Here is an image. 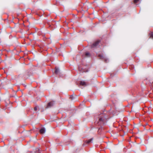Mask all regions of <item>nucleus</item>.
<instances>
[{"label": "nucleus", "instance_id": "obj_10", "mask_svg": "<svg viewBox=\"0 0 153 153\" xmlns=\"http://www.w3.org/2000/svg\"><path fill=\"white\" fill-rule=\"evenodd\" d=\"M150 37L153 39V32H152L151 33Z\"/></svg>", "mask_w": 153, "mask_h": 153}, {"label": "nucleus", "instance_id": "obj_6", "mask_svg": "<svg viewBox=\"0 0 153 153\" xmlns=\"http://www.w3.org/2000/svg\"><path fill=\"white\" fill-rule=\"evenodd\" d=\"M46 131V129L45 128H43L39 130V132L41 134H44Z\"/></svg>", "mask_w": 153, "mask_h": 153}, {"label": "nucleus", "instance_id": "obj_1", "mask_svg": "<svg viewBox=\"0 0 153 153\" xmlns=\"http://www.w3.org/2000/svg\"><path fill=\"white\" fill-rule=\"evenodd\" d=\"M99 121L97 122V123L98 125H105L107 121V119L108 118L106 117L105 114H101L99 115L98 117Z\"/></svg>", "mask_w": 153, "mask_h": 153}, {"label": "nucleus", "instance_id": "obj_11", "mask_svg": "<svg viewBox=\"0 0 153 153\" xmlns=\"http://www.w3.org/2000/svg\"><path fill=\"white\" fill-rule=\"evenodd\" d=\"M38 108V107L37 106H36L34 107V110L35 111H36Z\"/></svg>", "mask_w": 153, "mask_h": 153}, {"label": "nucleus", "instance_id": "obj_8", "mask_svg": "<svg viewBox=\"0 0 153 153\" xmlns=\"http://www.w3.org/2000/svg\"><path fill=\"white\" fill-rule=\"evenodd\" d=\"M80 84L84 86L85 85V82L83 81H81L80 82Z\"/></svg>", "mask_w": 153, "mask_h": 153}, {"label": "nucleus", "instance_id": "obj_15", "mask_svg": "<svg viewBox=\"0 0 153 153\" xmlns=\"http://www.w3.org/2000/svg\"><path fill=\"white\" fill-rule=\"evenodd\" d=\"M112 114H116V113L115 112H112Z\"/></svg>", "mask_w": 153, "mask_h": 153}, {"label": "nucleus", "instance_id": "obj_13", "mask_svg": "<svg viewBox=\"0 0 153 153\" xmlns=\"http://www.w3.org/2000/svg\"><path fill=\"white\" fill-rule=\"evenodd\" d=\"M140 0H134V3H137Z\"/></svg>", "mask_w": 153, "mask_h": 153}, {"label": "nucleus", "instance_id": "obj_4", "mask_svg": "<svg viewBox=\"0 0 153 153\" xmlns=\"http://www.w3.org/2000/svg\"><path fill=\"white\" fill-rule=\"evenodd\" d=\"M100 42V40H98L95 42L91 45V48H94L96 47L98 45Z\"/></svg>", "mask_w": 153, "mask_h": 153}, {"label": "nucleus", "instance_id": "obj_14", "mask_svg": "<svg viewBox=\"0 0 153 153\" xmlns=\"http://www.w3.org/2000/svg\"><path fill=\"white\" fill-rule=\"evenodd\" d=\"M70 98L72 100H73V97L72 95L71 96V97H70Z\"/></svg>", "mask_w": 153, "mask_h": 153}, {"label": "nucleus", "instance_id": "obj_5", "mask_svg": "<svg viewBox=\"0 0 153 153\" xmlns=\"http://www.w3.org/2000/svg\"><path fill=\"white\" fill-rule=\"evenodd\" d=\"M54 73L55 74H56L57 75H58L59 76H60V71L59 69L58 68H56Z\"/></svg>", "mask_w": 153, "mask_h": 153}, {"label": "nucleus", "instance_id": "obj_9", "mask_svg": "<svg viewBox=\"0 0 153 153\" xmlns=\"http://www.w3.org/2000/svg\"><path fill=\"white\" fill-rule=\"evenodd\" d=\"M85 56L87 57H90V53L88 52H86L85 53Z\"/></svg>", "mask_w": 153, "mask_h": 153}, {"label": "nucleus", "instance_id": "obj_12", "mask_svg": "<svg viewBox=\"0 0 153 153\" xmlns=\"http://www.w3.org/2000/svg\"><path fill=\"white\" fill-rule=\"evenodd\" d=\"M102 127L101 126L100 127V128H98V133H99H99H99V131H100V130H101V129H102Z\"/></svg>", "mask_w": 153, "mask_h": 153}, {"label": "nucleus", "instance_id": "obj_2", "mask_svg": "<svg viewBox=\"0 0 153 153\" xmlns=\"http://www.w3.org/2000/svg\"><path fill=\"white\" fill-rule=\"evenodd\" d=\"M98 56L100 57V59H104L106 62H108V59H107L105 56L104 55L99 54H98Z\"/></svg>", "mask_w": 153, "mask_h": 153}, {"label": "nucleus", "instance_id": "obj_16", "mask_svg": "<svg viewBox=\"0 0 153 153\" xmlns=\"http://www.w3.org/2000/svg\"><path fill=\"white\" fill-rule=\"evenodd\" d=\"M39 153H40L39 152Z\"/></svg>", "mask_w": 153, "mask_h": 153}, {"label": "nucleus", "instance_id": "obj_7", "mask_svg": "<svg viewBox=\"0 0 153 153\" xmlns=\"http://www.w3.org/2000/svg\"><path fill=\"white\" fill-rule=\"evenodd\" d=\"M93 140V138H92L88 140H86L85 141V143H86L88 144L90 143H92Z\"/></svg>", "mask_w": 153, "mask_h": 153}, {"label": "nucleus", "instance_id": "obj_3", "mask_svg": "<svg viewBox=\"0 0 153 153\" xmlns=\"http://www.w3.org/2000/svg\"><path fill=\"white\" fill-rule=\"evenodd\" d=\"M55 102L54 101H51L49 102L48 105H47V106L46 107L47 108H50L52 107L53 106V105L55 104Z\"/></svg>", "mask_w": 153, "mask_h": 153}]
</instances>
